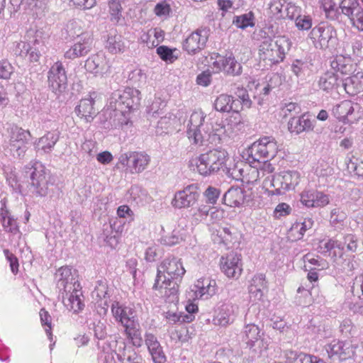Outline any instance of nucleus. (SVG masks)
<instances>
[{"label":"nucleus","mask_w":363,"mask_h":363,"mask_svg":"<svg viewBox=\"0 0 363 363\" xmlns=\"http://www.w3.org/2000/svg\"><path fill=\"white\" fill-rule=\"evenodd\" d=\"M186 273V269L181 259L168 257L158 265L157 275L152 289L164 298L174 301L178 299L180 281Z\"/></svg>","instance_id":"1"},{"label":"nucleus","mask_w":363,"mask_h":363,"mask_svg":"<svg viewBox=\"0 0 363 363\" xmlns=\"http://www.w3.org/2000/svg\"><path fill=\"white\" fill-rule=\"evenodd\" d=\"M291 46V42L286 36H279L275 40L270 38L264 39L258 46L259 64L272 67L282 62Z\"/></svg>","instance_id":"2"},{"label":"nucleus","mask_w":363,"mask_h":363,"mask_svg":"<svg viewBox=\"0 0 363 363\" xmlns=\"http://www.w3.org/2000/svg\"><path fill=\"white\" fill-rule=\"evenodd\" d=\"M229 160V154L226 150L214 148L199 155L196 162V169L201 175H210L227 169Z\"/></svg>","instance_id":"3"},{"label":"nucleus","mask_w":363,"mask_h":363,"mask_svg":"<svg viewBox=\"0 0 363 363\" xmlns=\"http://www.w3.org/2000/svg\"><path fill=\"white\" fill-rule=\"evenodd\" d=\"M247 160V162L239 169L240 180L242 183L254 184L259 181L261 177H264L267 174H272L274 171V166L269 161L261 162L250 156Z\"/></svg>","instance_id":"4"},{"label":"nucleus","mask_w":363,"mask_h":363,"mask_svg":"<svg viewBox=\"0 0 363 363\" xmlns=\"http://www.w3.org/2000/svg\"><path fill=\"white\" fill-rule=\"evenodd\" d=\"M300 179V173L297 171H282L272 177L269 182V186L272 189L267 187V182L264 185L269 195H281L286 191L294 189L299 184Z\"/></svg>","instance_id":"5"},{"label":"nucleus","mask_w":363,"mask_h":363,"mask_svg":"<svg viewBox=\"0 0 363 363\" xmlns=\"http://www.w3.org/2000/svg\"><path fill=\"white\" fill-rule=\"evenodd\" d=\"M9 147L13 156H24L27 151V144L32 138L29 130H25L17 125H13L8 128Z\"/></svg>","instance_id":"6"},{"label":"nucleus","mask_w":363,"mask_h":363,"mask_svg":"<svg viewBox=\"0 0 363 363\" xmlns=\"http://www.w3.org/2000/svg\"><path fill=\"white\" fill-rule=\"evenodd\" d=\"M219 267L228 278L238 280L243 272L242 255L233 252L223 255L220 259Z\"/></svg>","instance_id":"7"},{"label":"nucleus","mask_w":363,"mask_h":363,"mask_svg":"<svg viewBox=\"0 0 363 363\" xmlns=\"http://www.w3.org/2000/svg\"><path fill=\"white\" fill-rule=\"evenodd\" d=\"M150 162V156L144 152H129L122 154L119 157V163L123 167H127L132 174L143 172Z\"/></svg>","instance_id":"8"},{"label":"nucleus","mask_w":363,"mask_h":363,"mask_svg":"<svg viewBox=\"0 0 363 363\" xmlns=\"http://www.w3.org/2000/svg\"><path fill=\"white\" fill-rule=\"evenodd\" d=\"M212 62L209 67L213 73L224 72L225 74L236 76L242 72V66L232 55L223 56L218 53L211 57Z\"/></svg>","instance_id":"9"},{"label":"nucleus","mask_w":363,"mask_h":363,"mask_svg":"<svg viewBox=\"0 0 363 363\" xmlns=\"http://www.w3.org/2000/svg\"><path fill=\"white\" fill-rule=\"evenodd\" d=\"M251 157L272 159L278 151L277 141L271 137H262L255 142L248 150Z\"/></svg>","instance_id":"10"},{"label":"nucleus","mask_w":363,"mask_h":363,"mask_svg":"<svg viewBox=\"0 0 363 363\" xmlns=\"http://www.w3.org/2000/svg\"><path fill=\"white\" fill-rule=\"evenodd\" d=\"M335 35V31L331 26L321 23L312 28L309 38L315 48L325 50L329 48Z\"/></svg>","instance_id":"11"},{"label":"nucleus","mask_w":363,"mask_h":363,"mask_svg":"<svg viewBox=\"0 0 363 363\" xmlns=\"http://www.w3.org/2000/svg\"><path fill=\"white\" fill-rule=\"evenodd\" d=\"M199 196V186L196 184L189 185L175 193L171 204L176 208H189L198 201Z\"/></svg>","instance_id":"12"},{"label":"nucleus","mask_w":363,"mask_h":363,"mask_svg":"<svg viewBox=\"0 0 363 363\" xmlns=\"http://www.w3.org/2000/svg\"><path fill=\"white\" fill-rule=\"evenodd\" d=\"M48 81L49 86L55 93H61L66 89L67 73L61 61L58 60L51 66L48 73Z\"/></svg>","instance_id":"13"},{"label":"nucleus","mask_w":363,"mask_h":363,"mask_svg":"<svg viewBox=\"0 0 363 363\" xmlns=\"http://www.w3.org/2000/svg\"><path fill=\"white\" fill-rule=\"evenodd\" d=\"M209 37V29L199 28L192 32L184 40L183 48L190 55H194L203 50Z\"/></svg>","instance_id":"14"},{"label":"nucleus","mask_w":363,"mask_h":363,"mask_svg":"<svg viewBox=\"0 0 363 363\" xmlns=\"http://www.w3.org/2000/svg\"><path fill=\"white\" fill-rule=\"evenodd\" d=\"M92 35L84 33L81 35L78 41L74 43L64 54L65 59L74 60L88 55L93 46Z\"/></svg>","instance_id":"15"},{"label":"nucleus","mask_w":363,"mask_h":363,"mask_svg":"<svg viewBox=\"0 0 363 363\" xmlns=\"http://www.w3.org/2000/svg\"><path fill=\"white\" fill-rule=\"evenodd\" d=\"M326 351L329 357H336L340 360L352 358L355 353V347L351 341L334 340L327 345Z\"/></svg>","instance_id":"16"},{"label":"nucleus","mask_w":363,"mask_h":363,"mask_svg":"<svg viewBox=\"0 0 363 363\" xmlns=\"http://www.w3.org/2000/svg\"><path fill=\"white\" fill-rule=\"evenodd\" d=\"M248 294L251 302L263 301L264 291L268 290V284L266 276L264 274H256L249 281Z\"/></svg>","instance_id":"17"},{"label":"nucleus","mask_w":363,"mask_h":363,"mask_svg":"<svg viewBox=\"0 0 363 363\" xmlns=\"http://www.w3.org/2000/svg\"><path fill=\"white\" fill-rule=\"evenodd\" d=\"M96 94L91 93L87 97L82 99L75 107L77 116L86 123H91L97 115L94 107Z\"/></svg>","instance_id":"18"},{"label":"nucleus","mask_w":363,"mask_h":363,"mask_svg":"<svg viewBox=\"0 0 363 363\" xmlns=\"http://www.w3.org/2000/svg\"><path fill=\"white\" fill-rule=\"evenodd\" d=\"M356 67L351 57L343 55H337L330 61V68L338 77L351 74L356 70Z\"/></svg>","instance_id":"19"},{"label":"nucleus","mask_w":363,"mask_h":363,"mask_svg":"<svg viewBox=\"0 0 363 363\" xmlns=\"http://www.w3.org/2000/svg\"><path fill=\"white\" fill-rule=\"evenodd\" d=\"M111 313L115 320L123 326L137 320L134 308L125 306L119 301H114L111 305Z\"/></svg>","instance_id":"20"},{"label":"nucleus","mask_w":363,"mask_h":363,"mask_svg":"<svg viewBox=\"0 0 363 363\" xmlns=\"http://www.w3.org/2000/svg\"><path fill=\"white\" fill-rule=\"evenodd\" d=\"M188 235L187 223L184 220H179L174 225L172 231L162 237L161 243L167 246H173L184 242Z\"/></svg>","instance_id":"21"},{"label":"nucleus","mask_w":363,"mask_h":363,"mask_svg":"<svg viewBox=\"0 0 363 363\" xmlns=\"http://www.w3.org/2000/svg\"><path fill=\"white\" fill-rule=\"evenodd\" d=\"M301 202L307 208H323L330 203L328 194L318 191H304L301 194Z\"/></svg>","instance_id":"22"},{"label":"nucleus","mask_w":363,"mask_h":363,"mask_svg":"<svg viewBox=\"0 0 363 363\" xmlns=\"http://www.w3.org/2000/svg\"><path fill=\"white\" fill-rule=\"evenodd\" d=\"M85 68L95 74H104L110 72L111 65L104 55L96 54L86 60Z\"/></svg>","instance_id":"23"},{"label":"nucleus","mask_w":363,"mask_h":363,"mask_svg":"<svg viewBox=\"0 0 363 363\" xmlns=\"http://www.w3.org/2000/svg\"><path fill=\"white\" fill-rule=\"evenodd\" d=\"M354 106H357V104L350 100H344L333 107V114L339 121L344 123L352 122L353 119L355 120L353 117Z\"/></svg>","instance_id":"24"},{"label":"nucleus","mask_w":363,"mask_h":363,"mask_svg":"<svg viewBox=\"0 0 363 363\" xmlns=\"http://www.w3.org/2000/svg\"><path fill=\"white\" fill-rule=\"evenodd\" d=\"M65 293V297L63 296V303L69 311L79 313L83 310L84 304L82 298L83 296L80 286L71 289V292Z\"/></svg>","instance_id":"25"},{"label":"nucleus","mask_w":363,"mask_h":363,"mask_svg":"<svg viewBox=\"0 0 363 363\" xmlns=\"http://www.w3.org/2000/svg\"><path fill=\"white\" fill-rule=\"evenodd\" d=\"M313 121L306 113L299 117H292L288 122V130L291 133L300 134L313 130Z\"/></svg>","instance_id":"26"},{"label":"nucleus","mask_w":363,"mask_h":363,"mask_svg":"<svg viewBox=\"0 0 363 363\" xmlns=\"http://www.w3.org/2000/svg\"><path fill=\"white\" fill-rule=\"evenodd\" d=\"M343 86L347 94L355 96L363 91V72H357L356 74L346 78L343 82Z\"/></svg>","instance_id":"27"},{"label":"nucleus","mask_w":363,"mask_h":363,"mask_svg":"<svg viewBox=\"0 0 363 363\" xmlns=\"http://www.w3.org/2000/svg\"><path fill=\"white\" fill-rule=\"evenodd\" d=\"M284 358L287 363H325L319 357L291 350L284 352Z\"/></svg>","instance_id":"28"},{"label":"nucleus","mask_w":363,"mask_h":363,"mask_svg":"<svg viewBox=\"0 0 363 363\" xmlns=\"http://www.w3.org/2000/svg\"><path fill=\"white\" fill-rule=\"evenodd\" d=\"M60 278L59 284L62 287L64 292H71L74 287H79V282L74 277L72 269L67 266L62 267L59 269Z\"/></svg>","instance_id":"29"},{"label":"nucleus","mask_w":363,"mask_h":363,"mask_svg":"<svg viewBox=\"0 0 363 363\" xmlns=\"http://www.w3.org/2000/svg\"><path fill=\"white\" fill-rule=\"evenodd\" d=\"M164 38V32L159 28L150 29L140 37L141 42L148 48H157Z\"/></svg>","instance_id":"30"},{"label":"nucleus","mask_w":363,"mask_h":363,"mask_svg":"<svg viewBox=\"0 0 363 363\" xmlns=\"http://www.w3.org/2000/svg\"><path fill=\"white\" fill-rule=\"evenodd\" d=\"M245 202V193L241 188L231 187L223 196V203L230 207H240Z\"/></svg>","instance_id":"31"},{"label":"nucleus","mask_w":363,"mask_h":363,"mask_svg":"<svg viewBox=\"0 0 363 363\" xmlns=\"http://www.w3.org/2000/svg\"><path fill=\"white\" fill-rule=\"evenodd\" d=\"M215 108L217 111L222 112H239L240 108L237 104V101L234 100L231 96L227 94H220L215 101Z\"/></svg>","instance_id":"32"},{"label":"nucleus","mask_w":363,"mask_h":363,"mask_svg":"<svg viewBox=\"0 0 363 363\" xmlns=\"http://www.w3.org/2000/svg\"><path fill=\"white\" fill-rule=\"evenodd\" d=\"M233 313L232 306L228 304H223L218 308L213 323L215 325L226 327L233 323L231 315Z\"/></svg>","instance_id":"33"},{"label":"nucleus","mask_w":363,"mask_h":363,"mask_svg":"<svg viewBox=\"0 0 363 363\" xmlns=\"http://www.w3.org/2000/svg\"><path fill=\"white\" fill-rule=\"evenodd\" d=\"M126 338L135 347H139L143 344V337L139 323L136 321L123 326Z\"/></svg>","instance_id":"34"},{"label":"nucleus","mask_w":363,"mask_h":363,"mask_svg":"<svg viewBox=\"0 0 363 363\" xmlns=\"http://www.w3.org/2000/svg\"><path fill=\"white\" fill-rule=\"evenodd\" d=\"M135 94H138V91L133 90L130 88H126L120 96L119 103L124 106L125 109L123 111H130L138 104V98L135 96Z\"/></svg>","instance_id":"35"},{"label":"nucleus","mask_w":363,"mask_h":363,"mask_svg":"<svg viewBox=\"0 0 363 363\" xmlns=\"http://www.w3.org/2000/svg\"><path fill=\"white\" fill-rule=\"evenodd\" d=\"M106 48L110 53L117 55L124 52L128 49V47L125 45L123 37L115 34L108 37Z\"/></svg>","instance_id":"36"},{"label":"nucleus","mask_w":363,"mask_h":363,"mask_svg":"<svg viewBox=\"0 0 363 363\" xmlns=\"http://www.w3.org/2000/svg\"><path fill=\"white\" fill-rule=\"evenodd\" d=\"M339 84L338 76L333 72H326L319 80L320 88L327 92L337 89Z\"/></svg>","instance_id":"37"},{"label":"nucleus","mask_w":363,"mask_h":363,"mask_svg":"<svg viewBox=\"0 0 363 363\" xmlns=\"http://www.w3.org/2000/svg\"><path fill=\"white\" fill-rule=\"evenodd\" d=\"M286 1L272 0L269 4L268 15L274 20H281L285 18Z\"/></svg>","instance_id":"38"},{"label":"nucleus","mask_w":363,"mask_h":363,"mask_svg":"<svg viewBox=\"0 0 363 363\" xmlns=\"http://www.w3.org/2000/svg\"><path fill=\"white\" fill-rule=\"evenodd\" d=\"M323 247L320 246L321 249H323V252L328 253V255L333 259L337 257H342L344 252V247L341 243L337 240L329 239L324 242H322Z\"/></svg>","instance_id":"39"},{"label":"nucleus","mask_w":363,"mask_h":363,"mask_svg":"<svg viewBox=\"0 0 363 363\" xmlns=\"http://www.w3.org/2000/svg\"><path fill=\"white\" fill-rule=\"evenodd\" d=\"M58 140V136L54 133L48 132L36 142V148L44 152H50Z\"/></svg>","instance_id":"40"},{"label":"nucleus","mask_w":363,"mask_h":363,"mask_svg":"<svg viewBox=\"0 0 363 363\" xmlns=\"http://www.w3.org/2000/svg\"><path fill=\"white\" fill-rule=\"evenodd\" d=\"M0 218L2 226L6 231L13 234L18 232L16 220L10 216V213L6 209V206L1 208Z\"/></svg>","instance_id":"41"},{"label":"nucleus","mask_w":363,"mask_h":363,"mask_svg":"<svg viewBox=\"0 0 363 363\" xmlns=\"http://www.w3.org/2000/svg\"><path fill=\"white\" fill-rule=\"evenodd\" d=\"M123 344V348L119 347L116 350L118 360L122 363H140L136 352L130 348L127 349L124 342Z\"/></svg>","instance_id":"42"},{"label":"nucleus","mask_w":363,"mask_h":363,"mask_svg":"<svg viewBox=\"0 0 363 363\" xmlns=\"http://www.w3.org/2000/svg\"><path fill=\"white\" fill-rule=\"evenodd\" d=\"M244 333V340L250 347L254 346L255 342L260 337V330L259 327L255 324L247 325L245 328Z\"/></svg>","instance_id":"43"},{"label":"nucleus","mask_w":363,"mask_h":363,"mask_svg":"<svg viewBox=\"0 0 363 363\" xmlns=\"http://www.w3.org/2000/svg\"><path fill=\"white\" fill-rule=\"evenodd\" d=\"M108 13L110 21L114 23H118L122 17L123 7L120 0L108 1Z\"/></svg>","instance_id":"44"},{"label":"nucleus","mask_w":363,"mask_h":363,"mask_svg":"<svg viewBox=\"0 0 363 363\" xmlns=\"http://www.w3.org/2000/svg\"><path fill=\"white\" fill-rule=\"evenodd\" d=\"M31 184L39 191L48 188V180L44 169H34L31 174Z\"/></svg>","instance_id":"45"},{"label":"nucleus","mask_w":363,"mask_h":363,"mask_svg":"<svg viewBox=\"0 0 363 363\" xmlns=\"http://www.w3.org/2000/svg\"><path fill=\"white\" fill-rule=\"evenodd\" d=\"M201 296H212L216 292V281L208 279L198 280L196 284Z\"/></svg>","instance_id":"46"},{"label":"nucleus","mask_w":363,"mask_h":363,"mask_svg":"<svg viewBox=\"0 0 363 363\" xmlns=\"http://www.w3.org/2000/svg\"><path fill=\"white\" fill-rule=\"evenodd\" d=\"M315 173L318 177H328L333 174L332 162L329 160L321 159L318 160L315 167Z\"/></svg>","instance_id":"47"},{"label":"nucleus","mask_w":363,"mask_h":363,"mask_svg":"<svg viewBox=\"0 0 363 363\" xmlns=\"http://www.w3.org/2000/svg\"><path fill=\"white\" fill-rule=\"evenodd\" d=\"M254 16L252 12L236 16L233 23L239 28L245 29L249 26H254Z\"/></svg>","instance_id":"48"},{"label":"nucleus","mask_w":363,"mask_h":363,"mask_svg":"<svg viewBox=\"0 0 363 363\" xmlns=\"http://www.w3.org/2000/svg\"><path fill=\"white\" fill-rule=\"evenodd\" d=\"M40 317L41 324L43 327H45V330L46 334L48 336V338L52 340V318L48 311L45 308H41L40 311Z\"/></svg>","instance_id":"49"},{"label":"nucleus","mask_w":363,"mask_h":363,"mask_svg":"<svg viewBox=\"0 0 363 363\" xmlns=\"http://www.w3.org/2000/svg\"><path fill=\"white\" fill-rule=\"evenodd\" d=\"M15 68L6 59L0 60V79L9 80L14 73Z\"/></svg>","instance_id":"50"},{"label":"nucleus","mask_w":363,"mask_h":363,"mask_svg":"<svg viewBox=\"0 0 363 363\" xmlns=\"http://www.w3.org/2000/svg\"><path fill=\"white\" fill-rule=\"evenodd\" d=\"M301 106L294 102H289L288 104H286L284 107L281 109V115L284 118H288L290 117H296V115H298L301 113Z\"/></svg>","instance_id":"51"},{"label":"nucleus","mask_w":363,"mask_h":363,"mask_svg":"<svg viewBox=\"0 0 363 363\" xmlns=\"http://www.w3.org/2000/svg\"><path fill=\"white\" fill-rule=\"evenodd\" d=\"M167 319L170 323H191L195 317L192 315H186L183 313H169L168 312L166 316Z\"/></svg>","instance_id":"52"},{"label":"nucleus","mask_w":363,"mask_h":363,"mask_svg":"<svg viewBox=\"0 0 363 363\" xmlns=\"http://www.w3.org/2000/svg\"><path fill=\"white\" fill-rule=\"evenodd\" d=\"M174 50L167 46L162 45L157 47V53L162 60L172 63L178 58L177 56L173 54Z\"/></svg>","instance_id":"53"},{"label":"nucleus","mask_w":363,"mask_h":363,"mask_svg":"<svg viewBox=\"0 0 363 363\" xmlns=\"http://www.w3.org/2000/svg\"><path fill=\"white\" fill-rule=\"evenodd\" d=\"M304 261L315 266V269H325L328 267V264L323 259H320L318 256H314L310 254H307L304 256Z\"/></svg>","instance_id":"54"},{"label":"nucleus","mask_w":363,"mask_h":363,"mask_svg":"<svg viewBox=\"0 0 363 363\" xmlns=\"http://www.w3.org/2000/svg\"><path fill=\"white\" fill-rule=\"evenodd\" d=\"M153 11L158 17L168 16L172 11V9L167 1H162L155 5Z\"/></svg>","instance_id":"55"},{"label":"nucleus","mask_w":363,"mask_h":363,"mask_svg":"<svg viewBox=\"0 0 363 363\" xmlns=\"http://www.w3.org/2000/svg\"><path fill=\"white\" fill-rule=\"evenodd\" d=\"M235 94L239 98V102L242 104V107L240 108V110L244 107L249 108L251 106L252 101L250 99L246 89L243 87H238Z\"/></svg>","instance_id":"56"},{"label":"nucleus","mask_w":363,"mask_h":363,"mask_svg":"<svg viewBox=\"0 0 363 363\" xmlns=\"http://www.w3.org/2000/svg\"><path fill=\"white\" fill-rule=\"evenodd\" d=\"M204 121V116L201 112L194 111L191 113L188 123V129L201 128Z\"/></svg>","instance_id":"57"},{"label":"nucleus","mask_w":363,"mask_h":363,"mask_svg":"<svg viewBox=\"0 0 363 363\" xmlns=\"http://www.w3.org/2000/svg\"><path fill=\"white\" fill-rule=\"evenodd\" d=\"M4 254L9 262L11 271L13 274H17L19 271V262L17 257L8 249L4 250Z\"/></svg>","instance_id":"58"},{"label":"nucleus","mask_w":363,"mask_h":363,"mask_svg":"<svg viewBox=\"0 0 363 363\" xmlns=\"http://www.w3.org/2000/svg\"><path fill=\"white\" fill-rule=\"evenodd\" d=\"M295 23L298 30H307L312 26V19L309 16L298 15L296 17Z\"/></svg>","instance_id":"59"},{"label":"nucleus","mask_w":363,"mask_h":363,"mask_svg":"<svg viewBox=\"0 0 363 363\" xmlns=\"http://www.w3.org/2000/svg\"><path fill=\"white\" fill-rule=\"evenodd\" d=\"M220 194V189L211 186H208L203 193L207 202L213 205L216 203Z\"/></svg>","instance_id":"60"},{"label":"nucleus","mask_w":363,"mask_h":363,"mask_svg":"<svg viewBox=\"0 0 363 363\" xmlns=\"http://www.w3.org/2000/svg\"><path fill=\"white\" fill-rule=\"evenodd\" d=\"M72 6L80 10H88L93 8L96 4V0H69Z\"/></svg>","instance_id":"61"},{"label":"nucleus","mask_w":363,"mask_h":363,"mask_svg":"<svg viewBox=\"0 0 363 363\" xmlns=\"http://www.w3.org/2000/svg\"><path fill=\"white\" fill-rule=\"evenodd\" d=\"M201 128L187 130V136L190 140L196 145H202L203 142V135L201 133Z\"/></svg>","instance_id":"62"},{"label":"nucleus","mask_w":363,"mask_h":363,"mask_svg":"<svg viewBox=\"0 0 363 363\" xmlns=\"http://www.w3.org/2000/svg\"><path fill=\"white\" fill-rule=\"evenodd\" d=\"M348 167L353 171L356 176L363 179V160L353 157L350 160Z\"/></svg>","instance_id":"63"},{"label":"nucleus","mask_w":363,"mask_h":363,"mask_svg":"<svg viewBox=\"0 0 363 363\" xmlns=\"http://www.w3.org/2000/svg\"><path fill=\"white\" fill-rule=\"evenodd\" d=\"M352 21L354 27L359 30L363 31V11L358 9L356 10L355 13H352Z\"/></svg>","instance_id":"64"}]
</instances>
